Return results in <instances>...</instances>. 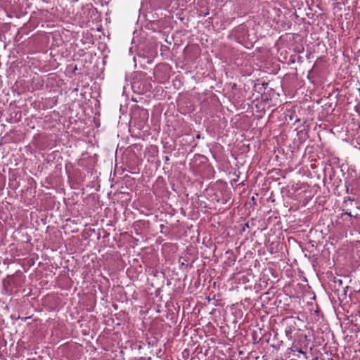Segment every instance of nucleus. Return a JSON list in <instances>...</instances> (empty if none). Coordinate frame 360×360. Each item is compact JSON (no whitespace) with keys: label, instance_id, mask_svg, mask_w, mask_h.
<instances>
[{"label":"nucleus","instance_id":"4","mask_svg":"<svg viewBox=\"0 0 360 360\" xmlns=\"http://www.w3.org/2000/svg\"><path fill=\"white\" fill-rule=\"evenodd\" d=\"M345 214H347V215H349V216H350V217H352V214H351V212H346Z\"/></svg>","mask_w":360,"mask_h":360},{"label":"nucleus","instance_id":"3","mask_svg":"<svg viewBox=\"0 0 360 360\" xmlns=\"http://www.w3.org/2000/svg\"><path fill=\"white\" fill-rule=\"evenodd\" d=\"M297 352L299 353L302 354L303 355L306 356V354L302 349H298Z\"/></svg>","mask_w":360,"mask_h":360},{"label":"nucleus","instance_id":"1","mask_svg":"<svg viewBox=\"0 0 360 360\" xmlns=\"http://www.w3.org/2000/svg\"><path fill=\"white\" fill-rule=\"evenodd\" d=\"M349 202L352 203V200H350V199H348L347 200H345L344 204H345V205H347V204H348Z\"/></svg>","mask_w":360,"mask_h":360},{"label":"nucleus","instance_id":"2","mask_svg":"<svg viewBox=\"0 0 360 360\" xmlns=\"http://www.w3.org/2000/svg\"><path fill=\"white\" fill-rule=\"evenodd\" d=\"M335 282L336 283H338L340 285H341V284L342 283V280H340V279H338V280L335 281Z\"/></svg>","mask_w":360,"mask_h":360}]
</instances>
